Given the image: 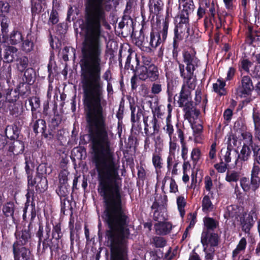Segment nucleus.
<instances>
[{
    "mask_svg": "<svg viewBox=\"0 0 260 260\" xmlns=\"http://www.w3.org/2000/svg\"><path fill=\"white\" fill-rule=\"evenodd\" d=\"M136 75L141 80L153 82L158 79L159 74L156 66H150L147 68L136 67Z\"/></svg>",
    "mask_w": 260,
    "mask_h": 260,
    "instance_id": "f257e3e1",
    "label": "nucleus"
},
{
    "mask_svg": "<svg viewBox=\"0 0 260 260\" xmlns=\"http://www.w3.org/2000/svg\"><path fill=\"white\" fill-rule=\"evenodd\" d=\"M179 68L181 76L184 79L182 88L184 87L185 89L191 92L196 86V76L193 75V73H186L184 65L183 64L179 63Z\"/></svg>",
    "mask_w": 260,
    "mask_h": 260,
    "instance_id": "f03ea898",
    "label": "nucleus"
},
{
    "mask_svg": "<svg viewBox=\"0 0 260 260\" xmlns=\"http://www.w3.org/2000/svg\"><path fill=\"white\" fill-rule=\"evenodd\" d=\"M13 252L14 260H34L29 249L18 243L13 244Z\"/></svg>",
    "mask_w": 260,
    "mask_h": 260,
    "instance_id": "7ed1b4c3",
    "label": "nucleus"
},
{
    "mask_svg": "<svg viewBox=\"0 0 260 260\" xmlns=\"http://www.w3.org/2000/svg\"><path fill=\"white\" fill-rule=\"evenodd\" d=\"M183 61L186 65V73H193L198 67L199 60L192 51H185L183 54Z\"/></svg>",
    "mask_w": 260,
    "mask_h": 260,
    "instance_id": "20e7f679",
    "label": "nucleus"
},
{
    "mask_svg": "<svg viewBox=\"0 0 260 260\" xmlns=\"http://www.w3.org/2000/svg\"><path fill=\"white\" fill-rule=\"evenodd\" d=\"M254 87L252 80L249 76H244L241 81V86L237 90V93L241 96H245L250 94Z\"/></svg>",
    "mask_w": 260,
    "mask_h": 260,
    "instance_id": "39448f33",
    "label": "nucleus"
},
{
    "mask_svg": "<svg viewBox=\"0 0 260 260\" xmlns=\"http://www.w3.org/2000/svg\"><path fill=\"white\" fill-rule=\"evenodd\" d=\"M45 235L44 240L43 241V249L42 253H45L47 251L50 252L52 254V251L57 249L58 247V244L56 243H51L50 240H49V233L50 232V228L48 225H46L45 229Z\"/></svg>",
    "mask_w": 260,
    "mask_h": 260,
    "instance_id": "423d86ee",
    "label": "nucleus"
},
{
    "mask_svg": "<svg viewBox=\"0 0 260 260\" xmlns=\"http://www.w3.org/2000/svg\"><path fill=\"white\" fill-rule=\"evenodd\" d=\"M201 242L204 246L206 247H213L217 245L218 243V236L215 233H210L207 232H203L202 234Z\"/></svg>",
    "mask_w": 260,
    "mask_h": 260,
    "instance_id": "0eeeda50",
    "label": "nucleus"
},
{
    "mask_svg": "<svg viewBox=\"0 0 260 260\" xmlns=\"http://www.w3.org/2000/svg\"><path fill=\"white\" fill-rule=\"evenodd\" d=\"M189 15L188 14L181 11L176 17L175 20L177 23V26L178 28H183V30H186L187 34V37L190 34V28L189 24Z\"/></svg>",
    "mask_w": 260,
    "mask_h": 260,
    "instance_id": "6e6552de",
    "label": "nucleus"
},
{
    "mask_svg": "<svg viewBox=\"0 0 260 260\" xmlns=\"http://www.w3.org/2000/svg\"><path fill=\"white\" fill-rule=\"evenodd\" d=\"M69 173L68 171L63 170L60 172L59 175V179L60 186H59L58 193L60 196L65 197L69 193L67 185L68 181V175Z\"/></svg>",
    "mask_w": 260,
    "mask_h": 260,
    "instance_id": "1a4fd4ad",
    "label": "nucleus"
},
{
    "mask_svg": "<svg viewBox=\"0 0 260 260\" xmlns=\"http://www.w3.org/2000/svg\"><path fill=\"white\" fill-rule=\"evenodd\" d=\"M179 107H185L190 106V104H192L191 101V92L185 89L184 87L182 88L179 96L178 100L177 101Z\"/></svg>",
    "mask_w": 260,
    "mask_h": 260,
    "instance_id": "9d476101",
    "label": "nucleus"
},
{
    "mask_svg": "<svg viewBox=\"0 0 260 260\" xmlns=\"http://www.w3.org/2000/svg\"><path fill=\"white\" fill-rule=\"evenodd\" d=\"M5 134L8 138L17 139L19 135V129L15 122L12 125H7L5 129Z\"/></svg>",
    "mask_w": 260,
    "mask_h": 260,
    "instance_id": "9b49d317",
    "label": "nucleus"
},
{
    "mask_svg": "<svg viewBox=\"0 0 260 260\" xmlns=\"http://www.w3.org/2000/svg\"><path fill=\"white\" fill-rule=\"evenodd\" d=\"M172 224L168 222L156 223L154 225L155 231L158 235H166L170 232Z\"/></svg>",
    "mask_w": 260,
    "mask_h": 260,
    "instance_id": "f8f14e48",
    "label": "nucleus"
},
{
    "mask_svg": "<svg viewBox=\"0 0 260 260\" xmlns=\"http://www.w3.org/2000/svg\"><path fill=\"white\" fill-rule=\"evenodd\" d=\"M24 149V145L23 142L19 140H16L10 144L8 150L14 155H18L22 153Z\"/></svg>",
    "mask_w": 260,
    "mask_h": 260,
    "instance_id": "ddd939ff",
    "label": "nucleus"
},
{
    "mask_svg": "<svg viewBox=\"0 0 260 260\" xmlns=\"http://www.w3.org/2000/svg\"><path fill=\"white\" fill-rule=\"evenodd\" d=\"M251 153L250 146L248 145H243L240 152L238 155V158L236 160V163L238 161L242 162L248 161L250 158Z\"/></svg>",
    "mask_w": 260,
    "mask_h": 260,
    "instance_id": "4468645a",
    "label": "nucleus"
},
{
    "mask_svg": "<svg viewBox=\"0 0 260 260\" xmlns=\"http://www.w3.org/2000/svg\"><path fill=\"white\" fill-rule=\"evenodd\" d=\"M185 112L184 117L185 119L190 120L191 118L196 119L200 114V110L194 108L192 104L190 106L185 107L183 109Z\"/></svg>",
    "mask_w": 260,
    "mask_h": 260,
    "instance_id": "2eb2a0df",
    "label": "nucleus"
},
{
    "mask_svg": "<svg viewBox=\"0 0 260 260\" xmlns=\"http://www.w3.org/2000/svg\"><path fill=\"white\" fill-rule=\"evenodd\" d=\"M240 211V209L238 206L236 205L229 206L226 207L224 217L228 219L234 217L237 218L239 215Z\"/></svg>",
    "mask_w": 260,
    "mask_h": 260,
    "instance_id": "dca6fc26",
    "label": "nucleus"
},
{
    "mask_svg": "<svg viewBox=\"0 0 260 260\" xmlns=\"http://www.w3.org/2000/svg\"><path fill=\"white\" fill-rule=\"evenodd\" d=\"M11 93L12 89H7L5 96H3L0 92V108H2L5 105L7 101L10 103L16 101L18 99V95L16 94V92H14L13 93H15L13 98L11 96Z\"/></svg>",
    "mask_w": 260,
    "mask_h": 260,
    "instance_id": "f3484780",
    "label": "nucleus"
},
{
    "mask_svg": "<svg viewBox=\"0 0 260 260\" xmlns=\"http://www.w3.org/2000/svg\"><path fill=\"white\" fill-rule=\"evenodd\" d=\"M15 61H16V67L18 71L21 73L23 72L28 64V58L23 55H19Z\"/></svg>",
    "mask_w": 260,
    "mask_h": 260,
    "instance_id": "a211bd4d",
    "label": "nucleus"
},
{
    "mask_svg": "<svg viewBox=\"0 0 260 260\" xmlns=\"http://www.w3.org/2000/svg\"><path fill=\"white\" fill-rule=\"evenodd\" d=\"M253 219L252 216L248 215L247 216H244L242 221L241 225L242 230L245 233H248L253 226Z\"/></svg>",
    "mask_w": 260,
    "mask_h": 260,
    "instance_id": "6ab92c4d",
    "label": "nucleus"
},
{
    "mask_svg": "<svg viewBox=\"0 0 260 260\" xmlns=\"http://www.w3.org/2000/svg\"><path fill=\"white\" fill-rule=\"evenodd\" d=\"M15 90H16L17 92H18V94H20L21 96L26 97L30 92V85L27 83H20Z\"/></svg>",
    "mask_w": 260,
    "mask_h": 260,
    "instance_id": "aec40b11",
    "label": "nucleus"
},
{
    "mask_svg": "<svg viewBox=\"0 0 260 260\" xmlns=\"http://www.w3.org/2000/svg\"><path fill=\"white\" fill-rule=\"evenodd\" d=\"M17 241L15 243H18L23 246L25 245L30 238V235L28 230L25 229L21 232L16 235Z\"/></svg>",
    "mask_w": 260,
    "mask_h": 260,
    "instance_id": "412c9836",
    "label": "nucleus"
},
{
    "mask_svg": "<svg viewBox=\"0 0 260 260\" xmlns=\"http://www.w3.org/2000/svg\"><path fill=\"white\" fill-rule=\"evenodd\" d=\"M247 245V241L245 238H242L239 241L235 249L232 253V257L233 260H236V257L241 252L244 251Z\"/></svg>",
    "mask_w": 260,
    "mask_h": 260,
    "instance_id": "4be33fe9",
    "label": "nucleus"
},
{
    "mask_svg": "<svg viewBox=\"0 0 260 260\" xmlns=\"http://www.w3.org/2000/svg\"><path fill=\"white\" fill-rule=\"evenodd\" d=\"M24 78L25 82L29 85L32 84L36 79V73L32 68H28L24 71Z\"/></svg>",
    "mask_w": 260,
    "mask_h": 260,
    "instance_id": "5701e85b",
    "label": "nucleus"
},
{
    "mask_svg": "<svg viewBox=\"0 0 260 260\" xmlns=\"http://www.w3.org/2000/svg\"><path fill=\"white\" fill-rule=\"evenodd\" d=\"M46 128V122L42 119H39L35 121L33 125L34 132L38 134L41 133L44 134Z\"/></svg>",
    "mask_w": 260,
    "mask_h": 260,
    "instance_id": "b1692460",
    "label": "nucleus"
},
{
    "mask_svg": "<svg viewBox=\"0 0 260 260\" xmlns=\"http://www.w3.org/2000/svg\"><path fill=\"white\" fill-rule=\"evenodd\" d=\"M225 85V82L223 80L219 79L216 83L213 84V90L220 95H225L226 93V90L224 88Z\"/></svg>",
    "mask_w": 260,
    "mask_h": 260,
    "instance_id": "393cba45",
    "label": "nucleus"
},
{
    "mask_svg": "<svg viewBox=\"0 0 260 260\" xmlns=\"http://www.w3.org/2000/svg\"><path fill=\"white\" fill-rule=\"evenodd\" d=\"M38 180L36 186V190L40 192H44L47 188V180L40 175L37 176Z\"/></svg>",
    "mask_w": 260,
    "mask_h": 260,
    "instance_id": "a878e982",
    "label": "nucleus"
},
{
    "mask_svg": "<svg viewBox=\"0 0 260 260\" xmlns=\"http://www.w3.org/2000/svg\"><path fill=\"white\" fill-rule=\"evenodd\" d=\"M246 41L249 44L260 41V32L252 31L250 27L249 28V32Z\"/></svg>",
    "mask_w": 260,
    "mask_h": 260,
    "instance_id": "bb28decb",
    "label": "nucleus"
},
{
    "mask_svg": "<svg viewBox=\"0 0 260 260\" xmlns=\"http://www.w3.org/2000/svg\"><path fill=\"white\" fill-rule=\"evenodd\" d=\"M240 174L235 171L228 170L226 173L225 180L229 183L237 182L240 179Z\"/></svg>",
    "mask_w": 260,
    "mask_h": 260,
    "instance_id": "cd10ccee",
    "label": "nucleus"
},
{
    "mask_svg": "<svg viewBox=\"0 0 260 260\" xmlns=\"http://www.w3.org/2000/svg\"><path fill=\"white\" fill-rule=\"evenodd\" d=\"M162 3L160 0H150L149 8L150 11L157 14L161 9Z\"/></svg>",
    "mask_w": 260,
    "mask_h": 260,
    "instance_id": "c85d7f7f",
    "label": "nucleus"
},
{
    "mask_svg": "<svg viewBox=\"0 0 260 260\" xmlns=\"http://www.w3.org/2000/svg\"><path fill=\"white\" fill-rule=\"evenodd\" d=\"M22 40V36L20 31L13 30L10 36L9 41L12 45H16L20 43Z\"/></svg>",
    "mask_w": 260,
    "mask_h": 260,
    "instance_id": "c756f323",
    "label": "nucleus"
},
{
    "mask_svg": "<svg viewBox=\"0 0 260 260\" xmlns=\"http://www.w3.org/2000/svg\"><path fill=\"white\" fill-rule=\"evenodd\" d=\"M213 205L208 196H205L202 201V209L206 213L212 211Z\"/></svg>",
    "mask_w": 260,
    "mask_h": 260,
    "instance_id": "7c9ffc66",
    "label": "nucleus"
},
{
    "mask_svg": "<svg viewBox=\"0 0 260 260\" xmlns=\"http://www.w3.org/2000/svg\"><path fill=\"white\" fill-rule=\"evenodd\" d=\"M183 3V9L181 11L188 15L191 14L194 9V6L192 0H186V1Z\"/></svg>",
    "mask_w": 260,
    "mask_h": 260,
    "instance_id": "2f4dec72",
    "label": "nucleus"
},
{
    "mask_svg": "<svg viewBox=\"0 0 260 260\" xmlns=\"http://www.w3.org/2000/svg\"><path fill=\"white\" fill-rule=\"evenodd\" d=\"M52 239L53 241L50 242L51 243H57L58 244L59 239L61 237L62 234L61 232L60 226L56 225L52 231Z\"/></svg>",
    "mask_w": 260,
    "mask_h": 260,
    "instance_id": "473e14b6",
    "label": "nucleus"
},
{
    "mask_svg": "<svg viewBox=\"0 0 260 260\" xmlns=\"http://www.w3.org/2000/svg\"><path fill=\"white\" fill-rule=\"evenodd\" d=\"M241 135L242 137V140L245 141L243 145H248V146H251V148L252 146H254L253 145V137L250 132L243 131L241 132Z\"/></svg>",
    "mask_w": 260,
    "mask_h": 260,
    "instance_id": "72a5a7b5",
    "label": "nucleus"
},
{
    "mask_svg": "<svg viewBox=\"0 0 260 260\" xmlns=\"http://www.w3.org/2000/svg\"><path fill=\"white\" fill-rule=\"evenodd\" d=\"M135 61L136 62V67H145L147 68V67H149L150 66H155L153 63L151 62L152 60L151 58L149 56H142V64H139V61L138 60V58H135Z\"/></svg>",
    "mask_w": 260,
    "mask_h": 260,
    "instance_id": "f704fd0d",
    "label": "nucleus"
},
{
    "mask_svg": "<svg viewBox=\"0 0 260 260\" xmlns=\"http://www.w3.org/2000/svg\"><path fill=\"white\" fill-rule=\"evenodd\" d=\"M14 205L12 202H8L3 206V212L7 217L12 216L14 214Z\"/></svg>",
    "mask_w": 260,
    "mask_h": 260,
    "instance_id": "c9c22d12",
    "label": "nucleus"
},
{
    "mask_svg": "<svg viewBox=\"0 0 260 260\" xmlns=\"http://www.w3.org/2000/svg\"><path fill=\"white\" fill-rule=\"evenodd\" d=\"M153 219L158 221L157 223L162 222L167 219L165 212L161 210H156L153 213Z\"/></svg>",
    "mask_w": 260,
    "mask_h": 260,
    "instance_id": "e433bc0d",
    "label": "nucleus"
},
{
    "mask_svg": "<svg viewBox=\"0 0 260 260\" xmlns=\"http://www.w3.org/2000/svg\"><path fill=\"white\" fill-rule=\"evenodd\" d=\"M160 35L155 36L153 33H151L148 48H156L160 43Z\"/></svg>",
    "mask_w": 260,
    "mask_h": 260,
    "instance_id": "4c0bfd02",
    "label": "nucleus"
},
{
    "mask_svg": "<svg viewBox=\"0 0 260 260\" xmlns=\"http://www.w3.org/2000/svg\"><path fill=\"white\" fill-rule=\"evenodd\" d=\"M31 3V11L32 16H35L36 14L41 12L42 6L40 3L37 2L35 0H30Z\"/></svg>",
    "mask_w": 260,
    "mask_h": 260,
    "instance_id": "58836bf2",
    "label": "nucleus"
},
{
    "mask_svg": "<svg viewBox=\"0 0 260 260\" xmlns=\"http://www.w3.org/2000/svg\"><path fill=\"white\" fill-rule=\"evenodd\" d=\"M0 25L1 27L2 34L3 36L6 35L8 32L9 20L5 16H0Z\"/></svg>",
    "mask_w": 260,
    "mask_h": 260,
    "instance_id": "ea45409f",
    "label": "nucleus"
},
{
    "mask_svg": "<svg viewBox=\"0 0 260 260\" xmlns=\"http://www.w3.org/2000/svg\"><path fill=\"white\" fill-rule=\"evenodd\" d=\"M254 162L260 165V146L256 144L252 146Z\"/></svg>",
    "mask_w": 260,
    "mask_h": 260,
    "instance_id": "a19ab883",
    "label": "nucleus"
},
{
    "mask_svg": "<svg viewBox=\"0 0 260 260\" xmlns=\"http://www.w3.org/2000/svg\"><path fill=\"white\" fill-rule=\"evenodd\" d=\"M85 5H112L111 0H85Z\"/></svg>",
    "mask_w": 260,
    "mask_h": 260,
    "instance_id": "79ce46f5",
    "label": "nucleus"
},
{
    "mask_svg": "<svg viewBox=\"0 0 260 260\" xmlns=\"http://www.w3.org/2000/svg\"><path fill=\"white\" fill-rule=\"evenodd\" d=\"M250 187L251 189L255 192L260 187V177L256 176H250Z\"/></svg>",
    "mask_w": 260,
    "mask_h": 260,
    "instance_id": "37998d69",
    "label": "nucleus"
},
{
    "mask_svg": "<svg viewBox=\"0 0 260 260\" xmlns=\"http://www.w3.org/2000/svg\"><path fill=\"white\" fill-rule=\"evenodd\" d=\"M34 47V44L32 41L26 39L24 40L22 44L21 49L26 53H28L31 51Z\"/></svg>",
    "mask_w": 260,
    "mask_h": 260,
    "instance_id": "c03bdc74",
    "label": "nucleus"
},
{
    "mask_svg": "<svg viewBox=\"0 0 260 260\" xmlns=\"http://www.w3.org/2000/svg\"><path fill=\"white\" fill-rule=\"evenodd\" d=\"M185 31L186 32V30H183V28H178L177 26L175 27L174 29L175 36L174 38L173 44H178V42L182 39L181 34Z\"/></svg>",
    "mask_w": 260,
    "mask_h": 260,
    "instance_id": "a18cd8bd",
    "label": "nucleus"
},
{
    "mask_svg": "<svg viewBox=\"0 0 260 260\" xmlns=\"http://www.w3.org/2000/svg\"><path fill=\"white\" fill-rule=\"evenodd\" d=\"M22 109L21 105L19 104H13L10 106V113L15 116L20 115L22 111Z\"/></svg>",
    "mask_w": 260,
    "mask_h": 260,
    "instance_id": "49530a36",
    "label": "nucleus"
},
{
    "mask_svg": "<svg viewBox=\"0 0 260 260\" xmlns=\"http://www.w3.org/2000/svg\"><path fill=\"white\" fill-rule=\"evenodd\" d=\"M194 139L196 141H198V139L200 138L201 135L203 132V127L200 123H195L192 125Z\"/></svg>",
    "mask_w": 260,
    "mask_h": 260,
    "instance_id": "de8ad7c7",
    "label": "nucleus"
},
{
    "mask_svg": "<svg viewBox=\"0 0 260 260\" xmlns=\"http://www.w3.org/2000/svg\"><path fill=\"white\" fill-rule=\"evenodd\" d=\"M177 203L181 216L183 217L185 213L184 207L186 205L184 198L182 196L178 197L177 199Z\"/></svg>",
    "mask_w": 260,
    "mask_h": 260,
    "instance_id": "09e8293b",
    "label": "nucleus"
},
{
    "mask_svg": "<svg viewBox=\"0 0 260 260\" xmlns=\"http://www.w3.org/2000/svg\"><path fill=\"white\" fill-rule=\"evenodd\" d=\"M252 118L254 129L260 128V112L255 109L253 110Z\"/></svg>",
    "mask_w": 260,
    "mask_h": 260,
    "instance_id": "8fccbe9b",
    "label": "nucleus"
},
{
    "mask_svg": "<svg viewBox=\"0 0 260 260\" xmlns=\"http://www.w3.org/2000/svg\"><path fill=\"white\" fill-rule=\"evenodd\" d=\"M252 66V62L247 59H244L240 61L239 64L240 70H244L247 73L249 72V68Z\"/></svg>",
    "mask_w": 260,
    "mask_h": 260,
    "instance_id": "3c124183",
    "label": "nucleus"
},
{
    "mask_svg": "<svg viewBox=\"0 0 260 260\" xmlns=\"http://www.w3.org/2000/svg\"><path fill=\"white\" fill-rule=\"evenodd\" d=\"M162 160L161 156L158 154H153L152 157V162L153 165L156 169H160L162 166Z\"/></svg>",
    "mask_w": 260,
    "mask_h": 260,
    "instance_id": "603ef678",
    "label": "nucleus"
},
{
    "mask_svg": "<svg viewBox=\"0 0 260 260\" xmlns=\"http://www.w3.org/2000/svg\"><path fill=\"white\" fill-rule=\"evenodd\" d=\"M58 14L57 11L54 9H52L48 20V23L54 25L58 22Z\"/></svg>",
    "mask_w": 260,
    "mask_h": 260,
    "instance_id": "864d4df0",
    "label": "nucleus"
},
{
    "mask_svg": "<svg viewBox=\"0 0 260 260\" xmlns=\"http://www.w3.org/2000/svg\"><path fill=\"white\" fill-rule=\"evenodd\" d=\"M240 185L243 190L247 192L251 189L250 183L249 179L246 177H242L240 180Z\"/></svg>",
    "mask_w": 260,
    "mask_h": 260,
    "instance_id": "5fc2aeb1",
    "label": "nucleus"
},
{
    "mask_svg": "<svg viewBox=\"0 0 260 260\" xmlns=\"http://www.w3.org/2000/svg\"><path fill=\"white\" fill-rule=\"evenodd\" d=\"M149 122L151 123L153 129L152 134L158 133L159 129V125L158 123V120L155 115H153L152 117L149 118Z\"/></svg>",
    "mask_w": 260,
    "mask_h": 260,
    "instance_id": "6e6d98bb",
    "label": "nucleus"
},
{
    "mask_svg": "<svg viewBox=\"0 0 260 260\" xmlns=\"http://www.w3.org/2000/svg\"><path fill=\"white\" fill-rule=\"evenodd\" d=\"M29 103L31 106V111L33 112L40 107V100L37 97H33L29 99Z\"/></svg>",
    "mask_w": 260,
    "mask_h": 260,
    "instance_id": "4d7b16f0",
    "label": "nucleus"
},
{
    "mask_svg": "<svg viewBox=\"0 0 260 260\" xmlns=\"http://www.w3.org/2000/svg\"><path fill=\"white\" fill-rule=\"evenodd\" d=\"M153 240L155 246L157 247H162L166 244V240L162 237H155L153 238Z\"/></svg>",
    "mask_w": 260,
    "mask_h": 260,
    "instance_id": "13d9d810",
    "label": "nucleus"
},
{
    "mask_svg": "<svg viewBox=\"0 0 260 260\" xmlns=\"http://www.w3.org/2000/svg\"><path fill=\"white\" fill-rule=\"evenodd\" d=\"M204 251L206 252L205 258L206 260H212L213 257L214 248L213 247H204Z\"/></svg>",
    "mask_w": 260,
    "mask_h": 260,
    "instance_id": "bf43d9fd",
    "label": "nucleus"
},
{
    "mask_svg": "<svg viewBox=\"0 0 260 260\" xmlns=\"http://www.w3.org/2000/svg\"><path fill=\"white\" fill-rule=\"evenodd\" d=\"M205 223L207 228L209 229H213L216 226V221L211 218H206Z\"/></svg>",
    "mask_w": 260,
    "mask_h": 260,
    "instance_id": "052dcab7",
    "label": "nucleus"
},
{
    "mask_svg": "<svg viewBox=\"0 0 260 260\" xmlns=\"http://www.w3.org/2000/svg\"><path fill=\"white\" fill-rule=\"evenodd\" d=\"M259 164H257L256 163H255L254 162L251 171V175L250 176H256V177H259V174L260 172V167L258 165Z\"/></svg>",
    "mask_w": 260,
    "mask_h": 260,
    "instance_id": "680f3d73",
    "label": "nucleus"
},
{
    "mask_svg": "<svg viewBox=\"0 0 260 260\" xmlns=\"http://www.w3.org/2000/svg\"><path fill=\"white\" fill-rule=\"evenodd\" d=\"M200 156V151L198 148H194L191 153L192 160L196 162L198 161Z\"/></svg>",
    "mask_w": 260,
    "mask_h": 260,
    "instance_id": "e2e57ef3",
    "label": "nucleus"
},
{
    "mask_svg": "<svg viewBox=\"0 0 260 260\" xmlns=\"http://www.w3.org/2000/svg\"><path fill=\"white\" fill-rule=\"evenodd\" d=\"M164 129L168 134L170 139L171 140L172 136L174 132V128L173 125L170 123L169 121H167V124L164 127Z\"/></svg>",
    "mask_w": 260,
    "mask_h": 260,
    "instance_id": "0e129e2a",
    "label": "nucleus"
},
{
    "mask_svg": "<svg viewBox=\"0 0 260 260\" xmlns=\"http://www.w3.org/2000/svg\"><path fill=\"white\" fill-rule=\"evenodd\" d=\"M228 165L224 164L223 162H221L218 164H216L214 165L215 168L218 171L219 173H224L225 172L227 169Z\"/></svg>",
    "mask_w": 260,
    "mask_h": 260,
    "instance_id": "69168bd1",
    "label": "nucleus"
},
{
    "mask_svg": "<svg viewBox=\"0 0 260 260\" xmlns=\"http://www.w3.org/2000/svg\"><path fill=\"white\" fill-rule=\"evenodd\" d=\"M19 55L18 54H14L13 53H8V51H6L4 55V58L7 62L15 61L17 57Z\"/></svg>",
    "mask_w": 260,
    "mask_h": 260,
    "instance_id": "338daca9",
    "label": "nucleus"
},
{
    "mask_svg": "<svg viewBox=\"0 0 260 260\" xmlns=\"http://www.w3.org/2000/svg\"><path fill=\"white\" fill-rule=\"evenodd\" d=\"M252 76L253 78L260 79V65L255 66L252 71Z\"/></svg>",
    "mask_w": 260,
    "mask_h": 260,
    "instance_id": "774afa93",
    "label": "nucleus"
}]
</instances>
